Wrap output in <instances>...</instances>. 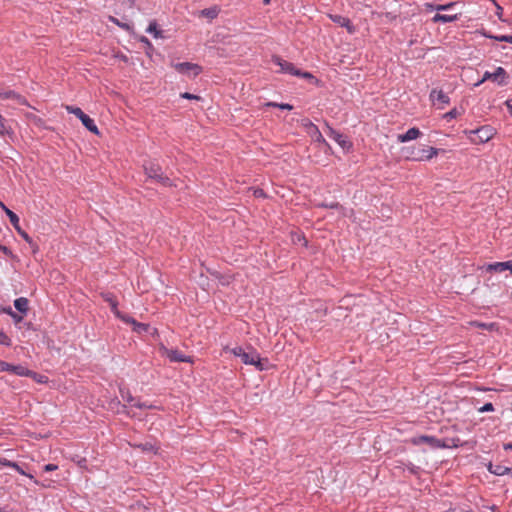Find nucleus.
I'll return each instance as SVG.
<instances>
[{
    "instance_id": "obj_1",
    "label": "nucleus",
    "mask_w": 512,
    "mask_h": 512,
    "mask_svg": "<svg viewBox=\"0 0 512 512\" xmlns=\"http://www.w3.org/2000/svg\"><path fill=\"white\" fill-rule=\"evenodd\" d=\"M412 443L414 445H420L426 443L435 449H446V448H457L460 445L459 438H450V439H438L434 436L429 435H420L418 437H414L412 439Z\"/></svg>"
},
{
    "instance_id": "obj_2",
    "label": "nucleus",
    "mask_w": 512,
    "mask_h": 512,
    "mask_svg": "<svg viewBox=\"0 0 512 512\" xmlns=\"http://www.w3.org/2000/svg\"><path fill=\"white\" fill-rule=\"evenodd\" d=\"M496 130L490 125H483L476 129L464 130V134L473 144H484L493 138Z\"/></svg>"
},
{
    "instance_id": "obj_3",
    "label": "nucleus",
    "mask_w": 512,
    "mask_h": 512,
    "mask_svg": "<svg viewBox=\"0 0 512 512\" xmlns=\"http://www.w3.org/2000/svg\"><path fill=\"white\" fill-rule=\"evenodd\" d=\"M406 158L412 161H428L437 156L439 149L434 147H407L405 148Z\"/></svg>"
},
{
    "instance_id": "obj_4",
    "label": "nucleus",
    "mask_w": 512,
    "mask_h": 512,
    "mask_svg": "<svg viewBox=\"0 0 512 512\" xmlns=\"http://www.w3.org/2000/svg\"><path fill=\"white\" fill-rule=\"evenodd\" d=\"M144 172L149 179L155 180L163 186H172L169 177L164 176L161 166L158 163L149 161L143 166Z\"/></svg>"
},
{
    "instance_id": "obj_5",
    "label": "nucleus",
    "mask_w": 512,
    "mask_h": 512,
    "mask_svg": "<svg viewBox=\"0 0 512 512\" xmlns=\"http://www.w3.org/2000/svg\"><path fill=\"white\" fill-rule=\"evenodd\" d=\"M272 62L275 65L280 67V72H282V73L290 74V75L298 76V77H302V78H313L311 73L302 72L301 70L297 69L293 63L282 59L280 56L273 55Z\"/></svg>"
},
{
    "instance_id": "obj_6",
    "label": "nucleus",
    "mask_w": 512,
    "mask_h": 512,
    "mask_svg": "<svg viewBox=\"0 0 512 512\" xmlns=\"http://www.w3.org/2000/svg\"><path fill=\"white\" fill-rule=\"evenodd\" d=\"M66 111L70 114H73L75 115L80 121L81 123L83 124V126L90 132L94 133V134H99V130H98V127L97 125L95 124V121L90 117L88 116L87 114H85L81 108L79 107H75V106H71V105H67L66 106Z\"/></svg>"
},
{
    "instance_id": "obj_7",
    "label": "nucleus",
    "mask_w": 512,
    "mask_h": 512,
    "mask_svg": "<svg viewBox=\"0 0 512 512\" xmlns=\"http://www.w3.org/2000/svg\"><path fill=\"white\" fill-rule=\"evenodd\" d=\"M0 207L5 212V214L8 216L12 226L17 231V233L30 245L33 244V239L20 227L19 224V217L16 213H14L12 210H10L3 202L0 201Z\"/></svg>"
},
{
    "instance_id": "obj_8",
    "label": "nucleus",
    "mask_w": 512,
    "mask_h": 512,
    "mask_svg": "<svg viewBox=\"0 0 512 512\" xmlns=\"http://www.w3.org/2000/svg\"><path fill=\"white\" fill-rule=\"evenodd\" d=\"M159 352L162 356L169 359L170 362H184V363H192V358L183 354L181 351L177 349H169L164 345L159 347Z\"/></svg>"
},
{
    "instance_id": "obj_9",
    "label": "nucleus",
    "mask_w": 512,
    "mask_h": 512,
    "mask_svg": "<svg viewBox=\"0 0 512 512\" xmlns=\"http://www.w3.org/2000/svg\"><path fill=\"white\" fill-rule=\"evenodd\" d=\"M327 135L333 139L343 150L349 151L352 148V143L342 133L336 131L327 122L325 123Z\"/></svg>"
},
{
    "instance_id": "obj_10",
    "label": "nucleus",
    "mask_w": 512,
    "mask_h": 512,
    "mask_svg": "<svg viewBox=\"0 0 512 512\" xmlns=\"http://www.w3.org/2000/svg\"><path fill=\"white\" fill-rule=\"evenodd\" d=\"M507 73L503 67H497L494 72L486 71L482 77V79L476 83V86H479L486 80H492L497 82L500 85L506 84Z\"/></svg>"
},
{
    "instance_id": "obj_11",
    "label": "nucleus",
    "mask_w": 512,
    "mask_h": 512,
    "mask_svg": "<svg viewBox=\"0 0 512 512\" xmlns=\"http://www.w3.org/2000/svg\"><path fill=\"white\" fill-rule=\"evenodd\" d=\"M303 127L306 129L307 133L316 141L319 143L327 144L325 138L323 137L322 133L320 132L319 128L312 123L310 120L305 119L303 120Z\"/></svg>"
},
{
    "instance_id": "obj_12",
    "label": "nucleus",
    "mask_w": 512,
    "mask_h": 512,
    "mask_svg": "<svg viewBox=\"0 0 512 512\" xmlns=\"http://www.w3.org/2000/svg\"><path fill=\"white\" fill-rule=\"evenodd\" d=\"M0 372H10L17 376L24 377V374H27V367L22 365H13L0 360Z\"/></svg>"
},
{
    "instance_id": "obj_13",
    "label": "nucleus",
    "mask_w": 512,
    "mask_h": 512,
    "mask_svg": "<svg viewBox=\"0 0 512 512\" xmlns=\"http://www.w3.org/2000/svg\"><path fill=\"white\" fill-rule=\"evenodd\" d=\"M175 69L182 74H188L190 72L193 73L194 76H197L201 73L202 68L198 64H193L190 62H180L175 64Z\"/></svg>"
},
{
    "instance_id": "obj_14",
    "label": "nucleus",
    "mask_w": 512,
    "mask_h": 512,
    "mask_svg": "<svg viewBox=\"0 0 512 512\" xmlns=\"http://www.w3.org/2000/svg\"><path fill=\"white\" fill-rule=\"evenodd\" d=\"M430 100L433 104L439 103L441 106H438L439 109H443L444 105L450 103L449 96L444 93L442 90L432 89L429 95Z\"/></svg>"
},
{
    "instance_id": "obj_15",
    "label": "nucleus",
    "mask_w": 512,
    "mask_h": 512,
    "mask_svg": "<svg viewBox=\"0 0 512 512\" xmlns=\"http://www.w3.org/2000/svg\"><path fill=\"white\" fill-rule=\"evenodd\" d=\"M241 360L244 364L254 365L258 370H264V366L261 363V358L259 353L253 351L251 353L244 352L241 357Z\"/></svg>"
},
{
    "instance_id": "obj_16",
    "label": "nucleus",
    "mask_w": 512,
    "mask_h": 512,
    "mask_svg": "<svg viewBox=\"0 0 512 512\" xmlns=\"http://www.w3.org/2000/svg\"><path fill=\"white\" fill-rule=\"evenodd\" d=\"M421 134L422 132L417 127H412L409 128L405 133L399 134L397 136V140L400 143H405L417 139Z\"/></svg>"
},
{
    "instance_id": "obj_17",
    "label": "nucleus",
    "mask_w": 512,
    "mask_h": 512,
    "mask_svg": "<svg viewBox=\"0 0 512 512\" xmlns=\"http://www.w3.org/2000/svg\"><path fill=\"white\" fill-rule=\"evenodd\" d=\"M330 19L334 23L338 24L340 27L346 28L349 33H353L355 30L354 26L352 25L348 17L341 15H330Z\"/></svg>"
},
{
    "instance_id": "obj_18",
    "label": "nucleus",
    "mask_w": 512,
    "mask_h": 512,
    "mask_svg": "<svg viewBox=\"0 0 512 512\" xmlns=\"http://www.w3.org/2000/svg\"><path fill=\"white\" fill-rule=\"evenodd\" d=\"M487 470L496 476H504L512 472V468L501 464H493L492 462L488 463Z\"/></svg>"
},
{
    "instance_id": "obj_19",
    "label": "nucleus",
    "mask_w": 512,
    "mask_h": 512,
    "mask_svg": "<svg viewBox=\"0 0 512 512\" xmlns=\"http://www.w3.org/2000/svg\"><path fill=\"white\" fill-rule=\"evenodd\" d=\"M101 297L103 298V300L106 303H108V305L111 308L112 313L114 315H119L118 300L115 297V295L111 292H104V293H101Z\"/></svg>"
},
{
    "instance_id": "obj_20",
    "label": "nucleus",
    "mask_w": 512,
    "mask_h": 512,
    "mask_svg": "<svg viewBox=\"0 0 512 512\" xmlns=\"http://www.w3.org/2000/svg\"><path fill=\"white\" fill-rule=\"evenodd\" d=\"M0 137H14V131L9 124V121L0 114Z\"/></svg>"
},
{
    "instance_id": "obj_21",
    "label": "nucleus",
    "mask_w": 512,
    "mask_h": 512,
    "mask_svg": "<svg viewBox=\"0 0 512 512\" xmlns=\"http://www.w3.org/2000/svg\"><path fill=\"white\" fill-rule=\"evenodd\" d=\"M459 18H460V14L448 15V14L437 13L433 16L432 22L433 23H452V22L457 21Z\"/></svg>"
},
{
    "instance_id": "obj_22",
    "label": "nucleus",
    "mask_w": 512,
    "mask_h": 512,
    "mask_svg": "<svg viewBox=\"0 0 512 512\" xmlns=\"http://www.w3.org/2000/svg\"><path fill=\"white\" fill-rule=\"evenodd\" d=\"M508 268H510V266L508 265V261L494 262V263H490L486 266V271L501 273V272L508 270Z\"/></svg>"
},
{
    "instance_id": "obj_23",
    "label": "nucleus",
    "mask_w": 512,
    "mask_h": 512,
    "mask_svg": "<svg viewBox=\"0 0 512 512\" xmlns=\"http://www.w3.org/2000/svg\"><path fill=\"white\" fill-rule=\"evenodd\" d=\"M219 13H220V8L217 5H214V6L209 7V8H205V9L200 11V15L205 17V18H207L209 21H212L215 18H217Z\"/></svg>"
},
{
    "instance_id": "obj_24",
    "label": "nucleus",
    "mask_w": 512,
    "mask_h": 512,
    "mask_svg": "<svg viewBox=\"0 0 512 512\" xmlns=\"http://www.w3.org/2000/svg\"><path fill=\"white\" fill-rule=\"evenodd\" d=\"M14 307L18 312L26 314L29 309V301L25 297H19L14 300Z\"/></svg>"
},
{
    "instance_id": "obj_25",
    "label": "nucleus",
    "mask_w": 512,
    "mask_h": 512,
    "mask_svg": "<svg viewBox=\"0 0 512 512\" xmlns=\"http://www.w3.org/2000/svg\"><path fill=\"white\" fill-rule=\"evenodd\" d=\"M24 377H30L34 381H36L37 383H40V384H44V383L48 382L47 376H45L43 374L36 373L28 368H27V374H24Z\"/></svg>"
},
{
    "instance_id": "obj_26",
    "label": "nucleus",
    "mask_w": 512,
    "mask_h": 512,
    "mask_svg": "<svg viewBox=\"0 0 512 512\" xmlns=\"http://www.w3.org/2000/svg\"><path fill=\"white\" fill-rule=\"evenodd\" d=\"M109 408L111 410H115L117 413L128 414L126 405L121 404L117 398H114L110 401Z\"/></svg>"
},
{
    "instance_id": "obj_27",
    "label": "nucleus",
    "mask_w": 512,
    "mask_h": 512,
    "mask_svg": "<svg viewBox=\"0 0 512 512\" xmlns=\"http://www.w3.org/2000/svg\"><path fill=\"white\" fill-rule=\"evenodd\" d=\"M134 447L142 450L143 452H152V453H157V450L158 448L156 447V445L152 442H144V443H138V444H134L133 445Z\"/></svg>"
},
{
    "instance_id": "obj_28",
    "label": "nucleus",
    "mask_w": 512,
    "mask_h": 512,
    "mask_svg": "<svg viewBox=\"0 0 512 512\" xmlns=\"http://www.w3.org/2000/svg\"><path fill=\"white\" fill-rule=\"evenodd\" d=\"M8 99L15 101L19 105L29 106L27 99L14 90L8 93Z\"/></svg>"
},
{
    "instance_id": "obj_29",
    "label": "nucleus",
    "mask_w": 512,
    "mask_h": 512,
    "mask_svg": "<svg viewBox=\"0 0 512 512\" xmlns=\"http://www.w3.org/2000/svg\"><path fill=\"white\" fill-rule=\"evenodd\" d=\"M119 393H120L122 399L132 406H133V403L137 400L135 397L132 396L129 389H127L125 387L120 386Z\"/></svg>"
},
{
    "instance_id": "obj_30",
    "label": "nucleus",
    "mask_w": 512,
    "mask_h": 512,
    "mask_svg": "<svg viewBox=\"0 0 512 512\" xmlns=\"http://www.w3.org/2000/svg\"><path fill=\"white\" fill-rule=\"evenodd\" d=\"M482 34L486 38L493 39L499 42H508L512 44V35H492L486 31L483 32Z\"/></svg>"
},
{
    "instance_id": "obj_31",
    "label": "nucleus",
    "mask_w": 512,
    "mask_h": 512,
    "mask_svg": "<svg viewBox=\"0 0 512 512\" xmlns=\"http://www.w3.org/2000/svg\"><path fill=\"white\" fill-rule=\"evenodd\" d=\"M146 32L149 34H152L154 38H161L162 37V31L158 29L157 23L155 21H152L149 23Z\"/></svg>"
},
{
    "instance_id": "obj_32",
    "label": "nucleus",
    "mask_w": 512,
    "mask_h": 512,
    "mask_svg": "<svg viewBox=\"0 0 512 512\" xmlns=\"http://www.w3.org/2000/svg\"><path fill=\"white\" fill-rule=\"evenodd\" d=\"M108 20L117 25L118 27L122 28L123 30H126V31H129L131 29V25L128 24V23H124L122 21H120L118 18L114 17V16H109L108 17Z\"/></svg>"
},
{
    "instance_id": "obj_33",
    "label": "nucleus",
    "mask_w": 512,
    "mask_h": 512,
    "mask_svg": "<svg viewBox=\"0 0 512 512\" xmlns=\"http://www.w3.org/2000/svg\"><path fill=\"white\" fill-rule=\"evenodd\" d=\"M265 106L279 108V109H282V110H292L293 109V106L291 104H288V103L267 102L265 104Z\"/></svg>"
},
{
    "instance_id": "obj_34",
    "label": "nucleus",
    "mask_w": 512,
    "mask_h": 512,
    "mask_svg": "<svg viewBox=\"0 0 512 512\" xmlns=\"http://www.w3.org/2000/svg\"><path fill=\"white\" fill-rule=\"evenodd\" d=\"M0 345L6 347H10L12 345L11 338L3 331H0Z\"/></svg>"
},
{
    "instance_id": "obj_35",
    "label": "nucleus",
    "mask_w": 512,
    "mask_h": 512,
    "mask_svg": "<svg viewBox=\"0 0 512 512\" xmlns=\"http://www.w3.org/2000/svg\"><path fill=\"white\" fill-rule=\"evenodd\" d=\"M115 316L117 318L121 319L123 322L132 324L133 326H134V324H137V321L133 317L122 314L120 311H119V315H115Z\"/></svg>"
},
{
    "instance_id": "obj_36",
    "label": "nucleus",
    "mask_w": 512,
    "mask_h": 512,
    "mask_svg": "<svg viewBox=\"0 0 512 512\" xmlns=\"http://www.w3.org/2000/svg\"><path fill=\"white\" fill-rule=\"evenodd\" d=\"M458 2H449L447 4H439L438 5V11H449L452 10Z\"/></svg>"
},
{
    "instance_id": "obj_37",
    "label": "nucleus",
    "mask_w": 512,
    "mask_h": 512,
    "mask_svg": "<svg viewBox=\"0 0 512 512\" xmlns=\"http://www.w3.org/2000/svg\"><path fill=\"white\" fill-rule=\"evenodd\" d=\"M13 469L17 471L19 474L29 477L31 480L34 481V483H38L37 480L34 479V476L32 474L26 473L18 463L17 467H13Z\"/></svg>"
},
{
    "instance_id": "obj_38",
    "label": "nucleus",
    "mask_w": 512,
    "mask_h": 512,
    "mask_svg": "<svg viewBox=\"0 0 512 512\" xmlns=\"http://www.w3.org/2000/svg\"><path fill=\"white\" fill-rule=\"evenodd\" d=\"M133 406L136 408H139V409H152L153 408V405L147 404L146 402H141L138 399L133 403Z\"/></svg>"
},
{
    "instance_id": "obj_39",
    "label": "nucleus",
    "mask_w": 512,
    "mask_h": 512,
    "mask_svg": "<svg viewBox=\"0 0 512 512\" xmlns=\"http://www.w3.org/2000/svg\"><path fill=\"white\" fill-rule=\"evenodd\" d=\"M404 465H405V469H407L413 475L418 474V472L420 470V468L418 466L414 465L411 462L404 464Z\"/></svg>"
},
{
    "instance_id": "obj_40",
    "label": "nucleus",
    "mask_w": 512,
    "mask_h": 512,
    "mask_svg": "<svg viewBox=\"0 0 512 512\" xmlns=\"http://www.w3.org/2000/svg\"><path fill=\"white\" fill-rule=\"evenodd\" d=\"M0 465L5 466V467H9V468H12V469H13V467H17V463L16 462H13V461L8 460L6 458H0Z\"/></svg>"
},
{
    "instance_id": "obj_41",
    "label": "nucleus",
    "mask_w": 512,
    "mask_h": 512,
    "mask_svg": "<svg viewBox=\"0 0 512 512\" xmlns=\"http://www.w3.org/2000/svg\"><path fill=\"white\" fill-rule=\"evenodd\" d=\"M148 328H149V325L137 322V324H134L133 330L136 332H143V331L146 332L148 330Z\"/></svg>"
},
{
    "instance_id": "obj_42",
    "label": "nucleus",
    "mask_w": 512,
    "mask_h": 512,
    "mask_svg": "<svg viewBox=\"0 0 512 512\" xmlns=\"http://www.w3.org/2000/svg\"><path fill=\"white\" fill-rule=\"evenodd\" d=\"M459 115V112L456 108H453L452 110H450L449 112H447L445 115H444V118L446 120H451V119H454L456 118L457 116Z\"/></svg>"
},
{
    "instance_id": "obj_43",
    "label": "nucleus",
    "mask_w": 512,
    "mask_h": 512,
    "mask_svg": "<svg viewBox=\"0 0 512 512\" xmlns=\"http://www.w3.org/2000/svg\"><path fill=\"white\" fill-rule=\"evenodd\" d=\"M494 410V406L492 403L488 402V403H485L482 407H480L478 409V411L480 413H485V412H491Z\"/></svg>"
},
{
    "instance_id": "obj_44",
    "label": "nucleus",
    "mask_w": 512,
    "mask_h": 512,
    "mask_svg": "<svg viewBox=\"0 0 512 512\" xmlns=\"http://www.w3.org/2000/svg\"><path fill=\"white\" fill-rule=\"evenodd\" d=\"M320 207L329 208V209H338L340 208V204L338 202H330V203H322Z\"/></svg>"
},
{
    "instance_id": "obj_45",
    "label": "nucleus",
    "mask_w": 512,
    "mask_h": 512,
    "mask_svg": "<svg viewBox=\"0 0 512 512\" xmlns=\"http://www.w3.org/2000/svg\"><path fill=\"white\" fill-rule=\"evenodd\" d=\"M0 251H1L3 254H5L6 256H8V257H11V258L15 257V255L13 254V252L11 251V249H10V248H8L7 246L2 245V244H0Z\"/></svg>"
},
{
    "instance_id": "obj_46",
    "label": "nucleus",
    "mask_w": 512,
    "mask_h": 512,
    "mask_svg": "<svg viewBox=\"0 0 512 512\" xmlns=\"http://www.w3.org/2000/svg\"><path fill=\"white\" fill-rule=\"evenodd\" d=\"M491 2L493 3V5L495 6L496 8V15L498 16V18L500 20H502V13H503V8L497 3L496 0H491Z\"/></svg>"
},
{
    "instance_id": "obj_47",
    "label": "nucleus",
    "mask_w": 512,
    "mask_h": 512,
    "mask_svg": "<svg viewBox=\"0 0 512 512\" xmlns=\"http://www.w3.org/2000/svg\"><path fill=\"white\" fill-rule=\"evenodd\" d=\"M180 96H181V98L188 99V100H192V99L199 100L200 99L199 96L191 94L189 92L181 93Z\"/></svg>"
},
{
    "instance_id": "obj_48",
    "label": "nucleus",
    "mask_w": 512,
    "mask_h": 512,
    "mask_svg": "<svg viewBox=\"0 0 512 512\" xmlns=\"http://www.w3.org/2000/svg\"><path fill=\"white\" fill-rule=\"evenodd\" d=\"M438 5L439 4H434V3H425L424 4V7L427 11H438Z\"/></svg>"
},
{
    "instance_id": "obj_49",
    "label": "nucleus",
    "mask_w": 512,
    "mask_h": 512,
    "mask_svg": "<svg viewBox=\"0 0 512 512\" xmlns=\"http://www.w3.org/2000/svg\"><path fill=\"white\" fill-rule=\"evenodd\" d=\"M10 317L13 319L15 323H19L23 320V316L16 313L15 311L10 313Z\"/></svg>"
},
{
    "instance_id": "obj_50",
    "label": "nucleus",
    "mask_w": 512,
    "mask_h": 512,
    "mask_svg": "<svg viewBox=\"0 0 512 512\" xmlns=\"http://www.w3.org/2000/svg\"><path fill=\"white\" fill-rule=\"evenodd\" d=\"M232 352H233V354H234L235 356H237V357H240V358H241V357H242V355L244 354L245 350H244L242 347L237 346V347H235V348H233V349H232Z\"/></svg>"
},
{
    "instance_id": "obj_51",
    "label": "nucleus",
    "mask_w": 512,
    "mask_h": 512,
    "mask_svg": "<svg viewBox=\"0 0 512 512\" xmlns=\"http://www.w3.org/2000/svg\"><path fill=\"white\" fill-rule=\"evenodd\" d=\"M43 469L45 472H52V471L57 470L58 466L56 464L49 463V464L44 465Z\"/></svg>"
},
{
    "instance_id": "obj_52",
    "label": "nucleus",
    "mask_w": 512,
    "mask_h": 512,
    "mask_svg": "<svg viewBox=\"0 0 512 512\" xmlns=\"http://www.w3.org/2000/svg\"><path fill=\"white\" fill-rule=\"evenodd\" d=\"M9 92H11L10 89L0 87V99H8Z\"/></svg>"
},
{
    "instance_id": "obj_53",
    "label": "nucleus",
    "mask_w": 512,
    "mask_h": 512,
    "mask_svg": "<svg viewBox=\"0 0 512 512\" xmlns=\"http://www.w3.org/2000/svg\"><path fill=\"white\" fill-rule=\"evenodd\" d=\"M505 104H506L507 108L509 109V111L512 114V99H507Z\"/></svg>"
},
{
    "instance_id": "obj_54",
    "label": "nucleus",
    "mask_w": 512,
    "mask_h": 512,
    "mask_svg": "<svg viewBox=\"0 0 512 512\" xmlns=\"http://www.w3.org/2000/svg\"><path fill=\"white\" fill-rule=\"evenodd\" d=\"M254 195L256 197H261V196H264V192H263L262 189H257V190L254 191Z\"/></svg>"
},
{
    "instance_id": "obj_55",
    "label": "nucleus",
    "mask_w": 512,
    "mask_h": 512,
    "mask_svg": "<svg viewBox=\"0 0 512 512\" xmlns=\"http://www.w3.org/2000/svg\"><path fill=\"white\" fill-rule=\"evenodd\" d=\"M504 450H512V442L503 445Z\"/></svg>"
},
{
    "instance_id": "obj_56",
    "label": "nucleus",
    "mask_w": 512,
    "mask_h": 512,
    "mask_svg": "<svg viewBox=\"0 0 512 512\" xmlns=\"http://www.w3.org/2000/svg\"><path fill=\"white\" fill-rule=\"evenodd\" d=\"M4 313L8 314L10 316L11 312H14L11 307L4 308L2 310Z\"/></svg>"
},
{
    "instance_id": "obj_57",
    "label": "nucleus",
    "mask_w": 512,
    "mask_h": 512,
    "mask_svg": "<svg viewBox=\"0 0 512 512\" xmlns=\"http://www.w3.org/2000/svg\"><path fill=\"white\" fill-rule=\"evenodd\" d=\"M141 41L150 45V42L146 37H142Z\"/></svg>"
},
{
    "instance_id": "obj_58",
    "label": "nucleus",
    "mask_w": 512,
    "mask_h": 512,
    "mask_svg": "<svg viewBox=\"0 0 512 512\" xmlns=\"http://www.w3.org/2000/svg\"><path fill=\"white\" fill-rule=\"evenodd\" d=\"M508 265L510 266V268H508V270L512 273V260L508 261Z\"/></svg>"
},
{
    "instance_id": "obj_59",
    "label": "nucleus",
    "mask_w": 512,
    "mask_h": 512,
    "mask_svg": "<svg viewBox=\"0 0 512 512\" xmlns=\"http://www.w3.org/2000/svg\"><path fill=\"white\" fill-rule=\"evenodd\" d=\"M270 1H271V0H263V3H264L265 5H268V4L270 3Z\"/></svg>"
},
{
    "instance_id": "obj_60",
    "label": "nucleus",
    "mask_w": 512,
    "mask_h": 512,
    "mask_svg": "<svg viewBox=\"0 0 512 512\" xmlns=\"http://www.w3.org/2000/svg\"><path fill=\"white\" fill-rule=\"evenodd\" d=\"M496 509H497V508H496L495 506H493V507H492V512H496Z\"/></svg>"
}]
</instances>
